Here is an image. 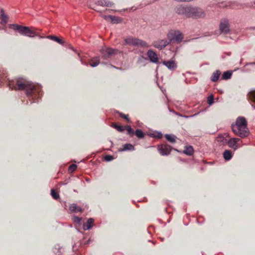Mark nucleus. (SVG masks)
<instances>
[{
	"label": "nucleus",
	"mask_w": 255,
	"mask_h": 255,
	"mask_svg": "<svg viewBox=\"0 0 255 255\" xmlns=\"http://www.w3.org/2000/svg\"><path fill=\"white\" fill-rule=\"evenodd\" d=\"M194 6H192L190 5H187V14H186V17L188 18H192L194 10Z\"/></svg>",
	"instance_id": "aec40b11"
},
{
	"label": "nucleus",
	"mask_w": 255,
	"mask_h": 255,
	"mask_svg": "<svg viewBox=\"0 0 255 255\" xmlns=\"http://www.w3.org/2000/svg\"><path fill=\"white\" fill-rule=\"evenodd\" d=\"M117 52L115 49L111 47L104 46L100 50V52L102 55V58L103 60H109Z\"/></svg>",
	"instance_id": "39448f33"
},
{
	"label": "nucleus",
	"mask_w": 255,
	"mask_h": 255,
	"mask_svg": "<svg viewBox=\"0 0 255 255\" xmlns=\"http://www.w3.org/2000/svg\"><path fill=\"white\" fill-rule=\"evenodd\" d=\"M247 125L246 119L243 117H239L236 119L235 123L231 125L232 130L241 138L247 137L250 133Z\"/></svg>",
	"instance_id": "f03ea898"
},
{
	"label": "nucleus",
	"mask_w": 255,
	"mask_h": 255,
	"mask_svg": "<svg viewBox=\"0 0 255 255\" xmlns=\"http://www.w3.org/2000/svg\"><path fill=\"white\" fill-rule=\"evenodd\" d=\"M167 38L170 40V43L173 40H175L177 43H179L181 42L183 39L182 33L179 30L175 31L174 32H170L167 34Z\"/></svg>",
	"instance_id": "423d86ee"
},
{
	"label": "nucleus",
	"mask_w": 255,
	"mask_h": 255,
	"mask_svg": "<svg viewBox=\"0 0 255 255\" xmlns=\"http://www.w3.org/2000/svg\"><path fill=\"white\" fill-rule=\"evenodd\" d=\"M5 83L9 89L15 90H25V94L30 103L39 102L42 95L41 88L39 85H35L25 79L19 78L8 80L7 74L3 69H0V83Z\"/></svg>",
	"instance_id": "f257e3e1"
},
{
	"label": "nucleus",
	"mask_w": 255,
	"mask_h": 255,
	"mask_svg": "<svg viewBox=\"0 0 255 255\" xmlns=\"http://www.w3.org/2000/svg\"><path fill=\"white\" fill-rule=\"evenodd\" d=\"M205 16V11L201 8L195 7L193 15V18H203Z\"/></svg>",
	"instance_id": "9d476101"
},
{
	"label": "nucleus",
	"mask_w": 255,
	"mask_h": 255,
	"mask_svg": "<svg viewBox=\"0 0 255 255\" xmlns=\"http://www.w3.org/2000/svg\"><path fill=\"white\" fill-rule=\"evenodd\" d=\"M67 184V182H64L62 183V185H66Z\"/></svg>",
	"instance_id": "de8ad7c7"
},
{
	"label": "nucleus",
	"mask_w": 255,
	"mask_h": 255,
	"mask_svg": "<svg viewBox=\"0 0 255 255\" xmlns=\"http://www.w3.org/2000/svg\"><path fill=\"white\" fill-rule=\"evenodd\" d=\"M8 15L5 14L4 10L1 9L0 10V19L1 23L3 25H5L8 21Z\"/></svg>",
	"instance_id": "f3484780"
},
{
	"label": "nucleus",
	"mask_w": 255,
	"mask_h": 255,
	"mask_svg": "<svg viewBox=\"0 0 255 255\" xmlns=\"http://www.w3.org/2000/svg\"><path fill=\"white\" fill-rule=\"evenodd\" d=\"M46 37H47V38L53 40L57 42V43H58L62 45L64 43V40H63L62 39L59 38L58 37H57L56 36L49 35V36H47Z\"/></svg>",
	"instance_id": "4be33fe9"
},
{
	"label": "nucleus",
	"mask_w": 255,
	"mask_h": 255,
	"mask_svg": "<svg viewBox=\"0 0 255 255\" xmlns=\"http://www.w3.org/2000/svg\"><path fill=\"white\" fill-rule=\"evenodd\" d=\"M104 159L105 161L109 162L114 159V157L111 155H107L105 156Z\"/></svg>",
	"instance_id": "58836bf2"
},
{
	"label": "nucleus",
	"mask_w": 255,
	"mask_h": 255,
	"mask_svg": "<svg viewBox=\"0 0 255 255\" xmlns=\"http://www.w3.org/2000/svg\"><path fill=\"white\" fill-rule=\"evenodd\" d=\"M219 29L221 33L227 34L230 33V29L229 23L228 20L225 19L220 22Z\"/></svg>",
	"instance_id": "6e6552de"
},
{
	"label": "nucleus",
	"mask_w": 255,
	"mask_h": 255,
	"mask_svg": "<svg viewBox=\"0 0 255 255\" xmlns=\"http://www.w3.org/2000/svg\"><path fill=\"white\" fill-rule=\"evenodd\" d=\"M214 98L213 95H210L207 99L208 103L209 105H212L214 103Z\"/></svg>",
	"instance_id": "72a5a7b5"
},
{
	"label": "nucleus",
	"mask_w": 255,
	"mask_h": 255,
	"mask_svg": "<svg viewBox=\"0 0 255 255\" xmlns=\"http://www.w3.org/2000/svg\"><path fill=\"white\" fill-rule=\"evenodd\" d=\"M232 156V152L229 150H226L223 153V157L226 160H230Z\"/></svg>",
	"instance_id": "393cba45"
},
{
	"label": "nucleus",
	"mask_w": 255,
	"mask_h": 255,
	"mask_svg": "<svg viewBox=\"0 0 255 255\" xmlns=\"http://www.w3.org/2000/svg\"><path fill=\"white\" fill-rule=\"evenodd\" d=\"M76 168L77 165L76 164H73L69 166L68 171L70 172H73L76 169Z\"/></svg>",
	"instance_id": "f704fd0d"
},
{
	"label": "nucleus",
	"mask_w": 255,
	"mask_h": 255,
	"mask_svg": "<svg viewBox=\"0 0 255 255\" xmlns=\"http://www.w3.org/2000/svg\"><path fill=\"white\" fill-rule=\"evenodd\" d=\"M94 220L93 218L88 219L86 224H83V229L85 231L90 230L92 229L94 224Z\"/></svg>",
	"instance_id": "2eb2a0df"
},
{
	"label": "nucleus",
	"mask_w": 255,
	"mask_h": 255,
	"mask_svg": "<svg viewBox=\"0 0 255 255\" xmlns=\"http://www.w3.org/2000/svg\"><path fill=\"white\" fill-rule=\"evenodd\" d=\"M39 37H40V38H42L43 37V36H39Z\"/></svg>",
	"instance_id": "8fccbe9b"
},
{
	"label": "nucleus",
	"mask_w": 255,
	"mask_h": 255,
	"mask_svg": "<svg viewBox=\"0 0 255 255\" xmlns=\"http://www.w3.org/2000/svg\"><path fill=\"white\" fill-rule=\"evenodd\" d=\"M187 5H180L175 8V12L179 15H184L186 17Z\"/></svg>",
	"instance_id": "ddd939ff"
},
{
	"label": "nucleus",
	"mask_w": 255,
	"mask_h": 255,
	"mask_svg": "<svg viewBox=\"0 0 255 255\" xmlns=\"http://www.w3.org/2000/svg\"><path fill=\"white\" fill-rule=\"evenodd\" d=\"M86 181L87 182H90V179H86Z\"/></svg>",
	"instance_id": "49530a36"
},
{
	"label": "nucleus",
	"mask_w": 255,
	"mask_h": 255,
	"mask_svg": "<svg viewBox=\"0 0 255 255\" xmlns=\"http://www.w3.org/2000/svg\"><path fill=\"white\" fill-rule=\"evenodd\" d=\"M172 149L171 146L167 144H161L158 146V150L162 156L169 155Z\"/></svg>",
	"instance_id": "0eeeda50"
},
{
	"label": "nucleus",
	"mask_w": 255,
	"mask_h": 255,
	"mask_svg": "<svg viewBox=\"0 0 255 255\" xmlns=\"http://www.w3.org/2000/svg\"><path fill=\"white\" fill-rule=\"evenodd\" d=\"M240 141H241L240 138L234 137L230 138L228 141H227V143L230 147L233 148L236 150L239 148L238 142Z\"/></svg>",
	"instance_id": "9b49d317"
},
{
	"label": "nucleus",
	"mask_w": 255,
	"mask_h": 255,
	"mask_svg": "<svg viewBox=\"0 0 255 255\" xmlns=\"http://www.w3.org/2000/svg\"><path fill=\"white\" fill-rule=\"evenodd\" d=\"M166 139L171 143H175L176 141V136L172 134H166L165 135Z\"/></svg>",
	"instance_id": "b1692460"
},
{
	"label": "nucleus",
	"mask_w": 255,
	"mask_h": 255,
	"mask_svg": "<svg viewBox=\"0 0 255 255\" xmlns=\"http://www.w3.org/2000/svg\"><path fill=\"white\" fill-rule=\"evenodd\" d=\"M69 209L73 213H77L82 211V208L77 206L76 204L74 203H73L70 205Z\"/></svg>",
	"instance_id": "a211bd4d"
},
{
	"label": "nucleus",
	"mask_w": 255,
	"mask_h": 255,
	"mask_svg": "<svg viewBox=\"0 0 255 255\" xmlns=\"http://www.w3.org/2000/svg\"><path fill=\"white\" fill-rule=\"evenodd\" d=\"M20 34L29 37H34L37 34L34 30L28 26H23L17 24H11L9 26Z\"/></svg>",
	"instance_id": "7ed1b4c3"
},
{
	"label": "nucleus",
	"mask_w": 255,
	"mask_h": 255,
	"mask_svg": "<svg viewBox=\"0 0 255 255\" xmlns=\"http://www.w3.org/2000/svg\"><path fill=\"white\" fill-rule=\"evenodd\" d=\"M199 113H196L194 115H191V116H182V115H179V116L180 117H184L185 118H191V117H194L195 116H196V115H198Z\"/></svg>",
	"instance_id": "a19ab883"
},
{
	"label": "nucleus",
	"mask_w": 255,
	"mask_h": 255,
	"mask_svg": "<svg viewBox=\"0 0 255 255\" xmlns=\"http://www.w3.org/2000/svg\"><path fill=\"white\" fill-rule=\"evenodd\" d=\"M147 55L150 61L153 63L157 64L158 62V59L156 53L152 50H148L147 52Z\"/></svg>",
	"instance_id": "f8f14e48"
},
{
	"label": "nucleus",
	"mask_w": 255,
	"mask_h": 255,
	"mask_svg": "<svg viewBox=\"0 0 255 255\" xmlns=\"http://www.w3.org/2000/svg\"><path fill=\"white\" fill-rule=\"evenodd\" d=\"M135 134L139 138H142L144 136V133L140 129H137L135 131Z\"/></svg>",
	"instance_id": "c85d7f7f"
},
{
	"label": "nucleus",
	"mask_w": 255,
	"mask_h": 255,
	"mask_svg": "<svg viewBox=\"0 0 255 255\" xmlns=\"http://www.w3.org/2000/svg\"><path fill=\"white\" fill-rule=\"evenodd\" d=\"M125 41L126 44L129 45L140 47L142 48H147L149 47V45L146 42L141 39L132 36H129L126 38L125 39Z\"/></svg>",
	"instance_id": "20e7f679"
},
{
	"label": "nucleus",
	"mask_w": 255,
	"mask_h": 255,
	"mask_svg": "<svg viewBox=\"0 0 255 255\" xmlns=\"http://www.w3.org/2000/svg\"><path fill=\"white\" fill-rule=\"evenodd\" d=\"M232 75V72L230 71H227L223 73L222 76V79L223 80H227L231 78Z\"/></svg>",
	"instance_id": "a878e982"
},
{
	"label": "nucleus",
	"mask_w": 255,
	"mask_h": 255,
	"mask_svg": "<svg viewBox=\"0 0 255 255\" xmlns=\"http://www.w3.org/2000/svg\"><path fill=\"white\" fill-rule=\"evenodd\" d=\"M111 20L113 23H120L122 21V18L116 16H111Z\"/></svg>",
	"instance_id": "cd10ccee"
},
{
	"label": "nucleus",
	"mask_w": 255,
	"mask_h": 255,
	"mask_svg": "<svg viewBox=\"0 0 255 255\" xmlns=\"http://www.w3.org/2000/svg\"><path fill=\"white\" fill-rule=\"evenodd\" d=\"M255 65V62H251V63H248L246 64V65Z\"/></svg>",
	"instance_id": "37998d69"
},
{
	"label": "nucleus",
	"mask_w": 255,
	"mask_h": 255,
	"mask_svg": "<svg viewBox=\"0 0 255 255\" xmlns=\"http://www.w3.org/2000/svg\"><path fill=\"white\" fill-rule=\"evenodd\" d=\"M69 48H70V49H71V50H74V48H73V47L72 46H71V45H70V46H69Z\"/></svg>",
	"instance_id": "a18cd8bd"
},
{
	"label": "nucleus",
	"mask_w": 255,
	"mask_h": 255,
	"mask_svg": "<svg viewBox=\"0 0 255 255\" xmlns=\"http://www.w3.org/2000/svg\"><path fill=\"white\" fill-rule=\"evenodd\" d=\"M101 64H105L106 63H104V62H102V63H101Z\"/></svg>",
	"instance_id": "09e8293b"
},
{
	"label": "nucleus",
	"mask_w": 255,
	"mask_h": 255,
	"mask_svg": "<svg viewBox=\"0 0 255 255\" xmlns=\"http://www.w3.org/2000/svg\"><path fill=\"white\" fill-rule=\"evenodd\" d=\"M73 221L74 222L77 223V224H80L81 221V218L77 216H75L74 217Z\"/></svg>",
	"instance_id": "ea45409f"
},
{
	"label": "nucleus",
	"mask_w": 255,
	"mask_h": 255,
	"mask_svg": "<svg viewBox=\"0 0 255 255\" xmlns=\"http://www.w3.org/2000/svg\"><path fill=\"white\" fill-rule=\"evenodd\" d=\"M183 153L188 155H191L193 153V148L192 146H186L183 151Z\"/></svg>",
	"instance_id": "bb28decb"
},
{
	"label": "nucleus",
	"mask_w": 255,
	"mask_h": 255,
	"mask_svg": "<svg viewBox=\"0 0 255 255\" xmlns=\"http://www.w3.org/2000/svg\"><path fill=\"white\" fill-rule=\"evenodd\" d=\"M110 66H111L112 67L114 68H115V69H118V70L121 69V68H118V67H116V66H114V65H110Z\"/></svg>",
	"instance_id": "c03bdc74"
},
{
	"label": "nucleus",
	"mask_w": 255,
	"mask_h": 255,
	"mask_svg": "<svg viewBox=\"0 0 255 255\" xmlns=\"http://www.w3.org/2000/svg\"><path fill=\"white\" fill-rule=\"evenodd\" d=\"M170 43L169 40L162 39L154 41L153 46L159 50L164 49L167 45Z\"/></svg>",
	"instance_id": "1a4fd4ad"
},
{
	"label": "nucleus",
	"mask_w": 255,
	"mask_h": 255,
	"mask_svg": "<svg viewBox=\"0 0 255 255\" xmlns=\"http://www.w3.org/2000/svg\"><path fill=\"white\" fill-rule=\"evenodd\" d=\"M217 140L218 142L224 143L227 141V139L222 135H220L217 137Z\"/></svg>",
	"instance_id": "4c0bfd02"
},
{
	"label": "nucleus",
	"mask_w": 255,
	"mask_h": 255,
	"mask_svg": "<svg viewBox=\"0 0 255 255\" xmlns=\"http://www.w3.org/2000/svg\"><path fill=\"white\" fill-rule=\"evenodd\" d=\"M96 4L97 5H100L102 6H108L111 7L113 5L114 3L112 2H111L106 0H100L96 2Z\"/></svg>",
	"instance_id": "dca6fc26"
},
{
	"label": "nucleus",
	"mask_w": 255,
	"mask_h": 255,
	"mask_svg": "<svg viewBox=\"0 0 255 255\" xmlns=\"http://www.w3.org/2000/svg\"><path fill=\"white\" fill-rule=\"evenodd\" d=\"M100 58L99 56H96L91 60V62L90 63L91 66L93 67H97L100 64Z\"/></svg>",
	"instance_id": "412c9836"
},
{
	"label": "nucleus",
	"mask_w": 255,
	"mask_h": 255,
	"mask_svg": "<svg viewBox=\"0 0 255 255\" xmlns=\"http://www.w3.org/2000/svg\"><path fill=\"white\" fill-rule=\"evenodd\" d=\"M126 129L128 131V134L129 135H132L134 133V131L130 126H128L126 128Z\"/></svg>",
	"instance_id": "e433bc0d"
},
{
	"label": "nucleus",
	"mask_w": 255,
	"mask_h": 255,
	"mask_svg": "<svg viewBox=\"0 0 255 255\" xmlns=\"http://www.w3.org/2000/svg\"><path fill=\"white\" fill-rule=\"evenodd\" d=\"M162 63L168 69L171 71L174 70L177 67L176 63L173 60L163 61Z\"/></svg>",
	"instance_id": "4468645a"
},
{
	"label": "nucleus",
	"mask_w": 255,
	"mask_h": 255,
	"mask_svg": "<svg viewBox=\"0 0 255 255\" xmlns=\"http://www.w3.org/2000/svg\"><path fill=\"white\" fill-rule=\"evenodd\" d=\"M134 149L135 148L133 145L130 143H126L123 145V148L120 151H133Z\"/></svg>",
	"instance_id": "6ab92c4d"
},
{
	"label": "nucleus",
	"mask_w": 255,
	"mask_h": 255,
	"mask_svg": "<svg viewBox=\"0 0 255 255\" xmlns=\"http://www.w3.org/2000/svg\"><path fill=\"white\" fill-rule=\"evenodd\" d=\"M147 59L143 56H140L138 57L137 63L139 64L142 63H144Z\"/></svg>",
	"instance_id": "473e14b6"
},
{
	"label": "nucleus",
	"mask_w": 255,
	"mask_h": 255,
	"mask_svg": "<svg viewBox=\"0 0 255 255\" xmlns=\"http://www.w3.org/2000/svg\"><path fill=\"white\" fill-rule=\"evenodd\" d=\"M119 116L127 120L128 122H130V119L128 118V115H125L122 113H119Z\"/></svg>",
	"instance_id": "c9c22d12"
},
{
	"label": "nucleus",
	"mask_w": 255,
	"mask_h": 255,
	"mask_svg": "<svg viewBox=\"0 0 255 255\" xmlns=\"http://www.w3.org/2000/svg\"><path fill=\"white\" fill-rule=\"evenodd\" d=\"M112 126L113 128L116 129L119 132H123L125 129V128L123 126L118 125L115 123L113 124Z\"/></svg>",
	"instance_id": "c756f323"
},
{
	"label": "nucleus",
	"mask_w": 255,
	"mask_h": 255,
	"mask_svg": "<svg viewBox=\"0 0 255 255\" xmlns=\"http://www.w3.org/2000/svg\"><path fill=\"white\" fill-rule=\"evenodd\" d=\"M149 135L151 137H156L160 139L162 137V133L160 131H158L156 133H150Z\"/></svg>",
	"instance_id": "7c9ffc66"
},
{
	"label": "nucleus",
	"mask_w": 255,
	"mask_h": 255,
	"mask_svg": "<svg viewBox=\"0 0 255 255\" xmlns=\"http://www.w3.org/2000/svg\"><path fill=\"white\" fill-rule=\"evenodd\" d=\"M111 15H104L103 16L104 18L106 20H108L109 19H111Z\"/></svg>",
	"instance_id": "79ce46f5"
},
{
	"label": "nucleus",
	"mask_w": 255,
	"mask_h": 255,
	"mask_svg": "<svg viewBox=\"0 0 255 255\" xmlns=\"http://www.w3.org/2000/svg\"><path fill=\"white\" fill-rule=\"evenodd\" d=\"M51 195L54 199H58L59 198V194L57 192H56L54 189L51 190Z\"/></svg>",
	"instance_id": "2f4dec72"
},
{
	"label": "nucleus",
	"mask_w": 255,
	"mask_h": 255,
	"mask_svg": "<svg viewBox=\"0 0 255 255\" xmlns=\"http://www.w3.org/2000/svg\"><path fill=\"white\" fill-rule=\"evenodd\" d=\"M160 239H161V241H163V240L162 238H160Z\"/></svg>",
	"instance_id": "3c124183"
},
{
	"label": "nucleus",
	"mask_w": 255,
	"mask_h": 255,
	"mask_svg": "<svg viewBox=\"0 0 255 255\" xmlns=\"http://www.w3.org/2000/svg\"><path fill=\"white\" fill-rule=\"evenodd\" d=\"M221 74L220 70H217L216 72H214L211 77V80L213 82H216L219 79V76Z\"/></svg>",
	"instance_id": "5701e85b"
},
{
	"label": "nucleus",
	"mask_w": 255,
	"mask_h": 255,
	"mask_svg": "<svg viewBox=\"0 0 255 255\" xmlns=\"http://www.w3.org/2000/svg\"><path fill=\"white\" fill-rule=\"evenodd\" d=\"M254 4H255V2H254Z\"/></svg>",
	"instance_id": "603ef678"
}]
</instances>
